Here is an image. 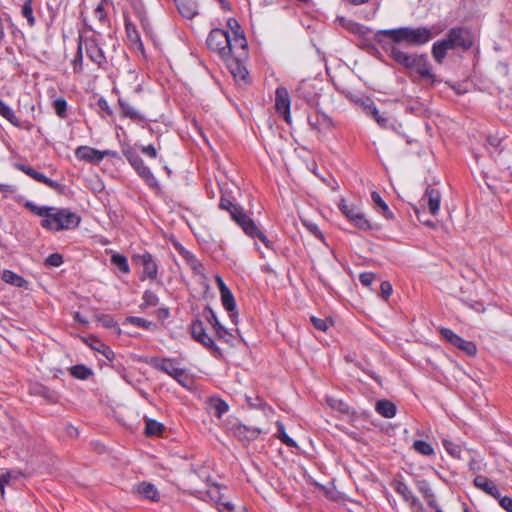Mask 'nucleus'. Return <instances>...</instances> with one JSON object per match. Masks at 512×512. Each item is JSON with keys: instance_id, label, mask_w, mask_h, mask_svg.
<instances>
[{"instance_id": "33", "label": "nucleus", "mask_w": 512, "mask_h": 512, "mask_svg": "<svg viewBox=\"0 0 512 512\" xmlns=\"http://www.w3.org/2000/svg\"><path fill=\"white\" fill-rule=\"evenodd\" d=\"M219 206L221 209L229 211L233 220L243 212V209L239 205L233 203L227 198H221Z\"/></svg>"}, {"instance_id": "55", "label": "nucleus", "mask_w": 512, "mask_h": 512, "mask_svg": "<svg viewBox=\"0 0 512 512\" xmlns=\"http://www.w3.org/2000/svg\"><path fill=\"white\" fill-rule=\"evenodd\" d=\"M10 479H11L10 471H6L5 473L0 474V491H1L2 496L5 493V485L10 482Z\"/></svg>"}, {"instance_id": "14", "label": "nucleus", "mask_w": 512, "mask_h": 512, "mask_svg": "<svg viewBox=\"0 0 512 512\" xmlns=\"http://www.w3.org/2000/svg\"><path fill=\"white\" fill-rule=\"evenodd\" d=\"M190 330L194 340L207 348L213 349L215 351L219 350L213 339L206 333L204 323L201 320L193 321Z\"/></svg>"}, {"instance_id": "37", "label": "nucleus", "mask_w": 512, "mask_h": 512, "mask_svg": "<svg viewBox=\"0 0 512 512\" xmlns=\"http://www.w3.org/2000/svg\"><path fill=\"white\" fill-rule=\"evenodd\" d=\"M231 73L237 81L247 82L248 71L239 62L235 61L231 64Z\"/></svg>"}, {"instance_id": "42", "label": "nucleus", "mask_w": 512, "mask_h": 512, "mask_svg": "<svg viewBox=\"0 0 512 512\" xmlns=\"http://www.w3.org/2000/svg\"><path fill=\"white\" fill-rule=\"evenodd\" d=\"M443 446L445 448V450L454 458H460L461 457V452H462V448L459 444L451 441V440H448V439H444L443 440Z\"/></svg>"}, {"instance_id": "21", "label": "nucleus", "mask_w": 512, "mask_h": 512, "mask_svg": "<svg viewBox=\"0 0 512 512\" xmlns=\"http://www.w3.org/2000/svg\"><path fill=\"white\" fill-rule=\"evenodd\" d=\"M175 247L178 250L179 254L186 261V264L191 268V270L195 274H202L203 273L204 268H203L202 264L194 256L193 253H191L189 250L185 249L180 244H177Z\"/></svg>"}, {"instance_id": "4", "label": "nucleus", "mask_w": 512, "mask_h": 512, "mask_svg": "<svg viewBox=\"0 0 512 512\" xmlns=\"http://www.w3.org/2000/svg\"><path fill=\"white\" fill-rule=\"evenodd\" d=\"M206 43L208 48L217 53L222 59L228 60L232 56L231 37L227 31L222 29L211 30Z\"/></svg>"}, {"instance_id": "10", "label": "nucleus", "mask_w": 512, "mask_h": 512, "mask_svg": "<svg viewBox=\"0 0 512 512\" xmlns=\"http://www.w3.org/2000/svg\"><path fill=\"white\" fill-rule=\"evenodd\" d=\"M207 496L213 501L219 510V512H244L245 508L241 507L235 510V506L221 493V489L218 485L211 486L207 492Z\"/></svg>"}, {"instance_id": "51", "label": "nucleus", "mask_w": 512, "mask_h": 512, "mask_svg": "<svg viewBox=\"0 0 512 512\" xmlns=\"http://www.w3.org/2000/svg\"><path fill=\"white\" fill-rule=\"evenodd\" d=\"M22 15L27 19L29 26H33L35 23V18L33 16V10L31 3H25L22 7Z\"/></svg>"}, {"instance_id": "6", "label": "nucleus", "mask_w": 512, "mask_h": 512, "mask_svg": "<svg viewBox=\"0 0 512 512\" xmlns=\"http://www.w3.org/2000/svg\"><path fill=\"white\" fill-rule=\"evenodd\" d=\"M338 208L343 215L353 223L357 228L362 230L371 229V224L365 217L361 209L352 203H348L345 199H341L338 203Z\"/></svg>"}, {"instance_id": "3", "label": "nucleus", "mask_w": 512, "mask_h": 512, "mask_svg": "<svg viewBox=\"0 0 512 512\" xmlns=\"http://www.w3.org/2000/svg\"><path fill=\"white\" fill-rule=\"evenodd\" d=\"M377 36H383L394 43H406L411 46H421L428 43L433 34L427 27H400L396 29L380 30Z\"/></svg>"}, {"instance_id": "1", "label": "nucleus", "mask_w": 512, "mask_h": 512, "mask_svg": "<svg viewBox=\"0 0 512 512\" xmlns=\"http://www.w3.org/2000/svg\"><path fill=\"white\" fill-rule=\"evenodd\" d=\"M33 213L41 216V226L50 231L71 230L79 226L81 217L68 209H59L56 207H37L36 205L28 202L26 204Z\"/></svg>"}, {"instance_id": "56", "label": "nucleus", "mask_w": 512, "mask_h": 512, "mask_svg": "<svg viewBox=\"0 0 512 512\" xmlns=\"http://www.w3.org/2000/svg\"><path fill=\"white\" fill-rule=\"evenodd\" d=\"M499 500V504L503 509H505L507 512H512V498L508 496L502 497L500 495V498H497Z\"/></svg>"}, {"instance_id": "25", "label": "nucleus", "mask_w": 512, "mask_h": 512, "mask_svg": "<svg viewBox=\"0 0 512 512\" xmlns=\"http://www.w3.org/2000/svg\"><path fill=\"white\" fill-rule=\"evenodd\" d=\"M180 14L192 19L198 13V5L195 0H174Z\"/></svg>"}, {"instance_id": "52", "label": "nucleus", "mask_w": 512, "mask_h": 512, "mask_svg": "<svg viewBox=\"0 0 512 512\" xmlns=\"http://www.w3.org/2000/svg\"><path fill=\"white\" fill-rule=\"evenodd\" d=\"M311 322L316 329L323 331V332H325L329 328V324H330L328 319H321V318H318L315 316L311 317Z\"/></svg>"}, {"instance_id": "19", "label": "nucleus", "mask_w": 512, "mask_h": 512, "mask_svg": "<svg viewBox=\"0 0 512 512\" xmlns=\"http://www.w3.org/2000/svg\"><path fill=\"white\" fill-rule=\"evenodd\" d=\"M412 68H415L423 79L434 83L435 75L431 72V66L427 60L426 55H418Z\"/></svg>"}, {"instance_id": "18", "label": "nucleus", "mask_w": 512, "mask_h": 512, "mask_svg": "<svg viewBox=\"0 0 512 512\" xmlns=\"http://www.w3.org/2000/svg\"><path fill=\"white\" fill-rule=\"evenodd\" d=\"M106 154V151H99L88 146H80L75 151V155L78 159L93 163L102 161Z\"/></svg>"}, {"instance_id": "36", "label": "nucleus", "mask_w": 512, "mask_h": 512, "mask_svg": "<svg viewBox=\"0 0 512 512\" xmlns=\"http://www.w3.org/2000/svg\"><path fill=\"white\" fill-rule=\"evenodd\" d=\"M90 347L101 353L103 356H105L108 360H112L114 358V353L113 351L110 349L109 346H107L106 344L102 343L101 341L97 340V339H93L92 342L89 344Z\"/></svg>"}, {"instance_id": "29", "label": "nucleus", "mask_w": 512, "mask_h": 512, "mask_svg": "<svg viewBox=\"0 0 512 512\" xmlns=\"http://www.w3.org/2000/svg\"><path fill=\"white\" fill-rule=\"evenodd\" d=\"M1 279L15 287L28 289L29 283L22 276L14 273L11 270H4Z\"/></svg>"}, {"instance_id": "23", "label": "nucleus", "mask_w": 512, "mask_h": 512, "mask_svg": "<svg viewBox=\"0 0 512 512\" xmlns=\"http://www.w3.org/2000/svg\"><path fill=\"white\" fill-rule=\"evenodd\" d=\"M232 56L235 58L241 57L245 54L247 48V40L242 31H235V35L231 38Z\"/></svg>"}, {"instance_id": "9", "label": "nucleus", "mask_w": 512, "mask_h": 512, "mask_svg": "<svg viewBox=\"0 0 512 512\" xmlns=\"http://www.w3.org/2000/svg\"><path fill=\"white\" fill-rule=\"evenodd\" d=\"M234 221L243 229V231L250 237H257L261 242H263L266 247H269L270 241L267 239L266 235L258 228L255 222L247 216L244 211L238 215Z\"/></svg>"}, {"instance_id": "50", "label": "nucleus", "mask_w": 512, "mask_h": 512, "mask_svg": "<svg viewBox=\"0 0 512 512\" xmlns=\"http://www.w3.org/2000/svg\"><path fill=\"white\" fill-rule=\"evenodd\" d=\"M54 109L58 116L64 117L67 110V102L63 98H58L54 101Z\"/></svg>"}, {"instance_id": "16", "label": "nucleus", "mask_w": 512, "mask_h": 512, "mask_svg": "<svg viewBox=\"0 0 512 512\" xmlns=\"http://www.w3.org/2000/svg\"><path fill=\"white\" fill-rule=\"evenodd\" d=\"M137 259L141 263L143 267V274L141 276V280H145L146 278L149 279H156L158 274V266L156 262L154 261L152 255L148 252L137 256Z\"/></svg>"}, {"instance_id": "59", "label": "nucleus", "mask_w": 512, "mask_h": 512, "mask_svg": "<svg viewBox=\"0 0 512 512\" xmlns=\"http://www.w3.org/2000/svg\"><path fill=\"white\" fill-rule=\"evenodd\" d=\"M141 152L150 158L157 157V150L153 145L142 146Z\"/></svg>"}, {"instance_id": "5", "label": "nucleus", "mask_w": 512, "mask_h": 512, "mask_svg": "<svg viewBox=\"0 0 512 512\" xmlns=\"http://www.w3.org/2000/svg\"><path fill=\"white\" fill-rule=\"evenodd\" d=\"M145 362L149 364L151 367L168 374L181 385L186 386V382L188 380L187 374L183 369L176 366L175 360L159 357H150Z\"/></svg>"}, {"instance_id": "35", "label": "nucleus", "mask_w": 512, "mask_h": 512, "mask_svg": "<svg viewBox=\"0 0 512 512\" xmlns=\"http://www.w3.org/2000/svg\"><path fill=\"white\" fill-rule=\"evenodd\" d=\"M164 429L165 427L163 424L156 420L148 419L146 421L145 434L147 436H158L164 431Z\"/></svg>"}, {"instance_id": "17", "label": "nucleus", "mask_w": 512, "mask_h": 512, "mask_svg": "<svg viewBox=\"0 0 512 512\" xmlns=\"http://www.w3.org/2000/svg\"><path fill=\"white\" fill-rule=\"evenodd\" d=\"M233 434L240 440L243 441H253L258 438V436L265 432L261 428L257 427H248L244 424H237L232 427Z\"/></svg>"}, {"instance_id": "44", "label": "nucleus", "mask_w": 512, "mask_h": 512, "mask_svg": "<svg viewBox=\"0 0 512 512\" xmlns=\"http://www.w3.org/2000/svg\"><path fill=\"white\" fill-rule=\"evenodd\" d=\"M31 178H33L34 180H36L38 182L44 183L45 185H47L51 189L57 190V189L60 188V184L59 183H57L56 181L46 177L44 174H42V173H40L38 171H35Z\"/></svg>"}, {"instance_id": "30", "label": "nucleus", "mask_w": 512, "mask_h": 512, "mask_svg": "<svg viewBox=\"0 0 512 512\" xmlns=\"http://www.w3.org/2000/svg\"><path fill=\"white\" fill-rule=\"evenodd\" d=\"M118 104L121 108V116L132 120H144L143 115L124 99L119 98Z\"/></svg>"}, {"instance_id": "58", "label": "nucleus", "mask_w": 512, "mask_h": 512, "mask_svg": "<svg viewBox=\"0 0 512 512\" xmlns=\"http://www.w3.org/2000/svg\"><path fill=\"white\" fill-rule=\"evenodd\" d=\"M381 295L387 299L392 293V285L388 281H383L380 285Z\"/></svg>"}, {"instance_id": "8", "label": "nucleus", "mask_w": 512, "mask_h": 512, "mask_svg": "<svg viewBox=\"0 0 512 512\" xmlns=\"http://www.w3.org/2000/svg\"><path fill=\"white\" fill-rule=\"evenodd\" d=\"M80 43L85 51L86 56L98 66H102L106 62V57L102 48L99 46L95 37L80 38Z\"/></svg>"}, {"instance_id": "12", "label": "nucleus", "mask_w": 512, "mask_h": 512, "mask_svg": "<svg viewBox=\"0 0 512 512\" xmlns=\"http://www.w3.org/2000/svg\"><path fill=\"white\" fill-rule=\"evenodd\" d=\"M291 99L288 90L285 87H278L275 92V108L286 123H291L290 114Z\"/></svg>"}, {"instance_id": "62", "label": "nucleus", "mask_w": 512, "mask_h": 512, "mask_svg": "<svg viewBox=\"0 0 512 512\" xmlns=\"http://www.w3.org/2000/svg\"><path fill=\"white\" fill-rule=\"evenodd\" d=\"M99 108L105 111L108 115H112L113 112L108 104V102L104 98H100L97 102Z\"/></svg>"}, {"instance_id": "41", "label": "nucleus", "mask_w": 512, "mask_h": 512, "mask_svg": "<svg viewBox=\"0 0 512 512\" xmlns=\"http://www.w3.org/2000/svg\"><path fill=\"white\" fill-rule=\"evenodd\" d=\"M111 263L114 264L120 271H122L125 274L130 272L128 260L123 255L113 254L111 256Z\"/></svg>"}, {"instance_id": "2", "label": "nucleus", "mask_w": 512, "mask_h": 512, "mask_svg": "<svg viewBox=\"0 0 512 512\" xmlns=\"http://www.w3.org/2000/svg\"><path fill=\"white\" fill-rule=\"evenodd\" d=\"M474 42L472 33L464 27H456L449 30L447 36L436 41L432 46V56L439 64L443 62L446 57L447 51L461 48L469 50Z\"/></svg>"}, {"instance_id": "15", "label": "nucleus", "mask_w": 512, "mask_h": 512, "mask_svg": "<svg viewBox=\"0 0 512 512\" xmlns=\"http://www.w3.org/2000/svg\"><path fill=\"white\" fill-rule=\"evenodd\" d=\"M440 202V192L433 188H427L425 194L421 198L420 204L422 207L427 206L430 214L435 216L439 212Z\"/></svg>"}, {"instance_id": "28", "label": "nucleus", "mask_w": 512, "mask_h": 512, "mask_svg": "<svg viewBox=\"0 0 512 512\" xmlns=\"http://www.w3.org/2000/svg\"><path fill=\"white\" fill-rule=\"evenodd\" d=\"M417 489L422 494L423 498L426 500L429 507L437 508V501L434 493L426 480L417 481Z\"/></svg>"}, {"instance_id": "54", "label": "nucleus", "mask_w": 512, "mask_h": 512, "mask_svg": "<svg viewBox=\"0 0 512 512\" xmlns=\"http://www.w3.org/2000/svg\"><path fill=\"white\" fill-rule=\"evenodd\" d=\"M375 277L374 273L364 272L360 274L359 280L364 286H370L374 282Z\"/></svg>"}, {"instance_id": "61", "label": "nucleus", "mask_w": 512, "mask_h": 512, "mask_svg": "<svg viewBox=\"0 0 512 512\" xmlns=\"http://www.w3.org/2000/svg\"><path fill=\"white\" fill-rule=\"evenodd\" d=\"M14 166H15L16 169L24 172L26 175H28L30 177H32L34 172L36 171L32 167L27 166V165H23V164H20V163H16Z\"/></svg>"}, {"instance_id": "24", "label": "nucleus", "mask_w": 512, "mask_h": 512, "mask_svg": "<svg viewBox=\"0 0 512 512\" xmlns=\"http://www.w3.org/2000/svg\"><path fill=\"white\" fill-rule=\"evenodd\" d=\"M474 484L477 488L482 489L484 492L489 494L490 496L496 498H500V491L496 484H494L491 480L484 476H477L474 479Z\"/></svg>"}, {"instance_id": "53", "label": "nucleus", "mask_w": 512, "mask_h": 512, "mask_svg": "<svg viewBox=\"0 0 512 512\" xmlns=\"http://www.w3.org/2000/svg\"><path fill=\"white\" fill-rule=\"evenodd\" d=\"M45 263L49 266L59 267L63 263V257L59 253H53L46 258Z\"/></svg>"}, {"instance_id": "60", "label": "nucleus", "mask_w": 512, "mask_h": 512, "mask_svg": "<svg viewBox=\"0 0 512 512\" xmlns=\"http://www.w3.org/2000/svg\"><path fill=\"white\" fill-rule=\"evenodd\" d=\"M99 321L106 328H115L117 326V323L110 316H102L101 318H99Z\"/></svg>"}, {"instance_id": "57", "label": "nucleus", "mask_w": 512, "mask_h": 512, "mask_svg": "<svg viewBox=\"0 0 512 512\" xmlns=\"http://www.w3.org/2000/svg\"><path fill=\"white\" fill-rule=\"evenodd\" d=\"M370 109H371V113H372L374 119L376 120V122L380 126L385 127L386 124H387V118L381 116L380 113H379V110L375 106L370 108Z\"/></svg>"}, {"instance_id": "22", "label": "nucleus", "mask_w": 512, "mask_h": 512, "mask_svg": "<svg viewBox=\"0 0 512 512\" xmlns=\"http://www.w3.org/2000/svg\"><path fill=\"white\" fill-rule=\"evenodd\" d=\"M223 307L229 312L231 321L237 323L236 302L230 289L220 292Z\"/></svg>"}, {"instance_id": "63", "label": "nucleus", "mask_w": 512, "mask_h": 512, "mask_svg": "<svg viewBox=\"0 0 512 512\" xmlns=\"http://www.w3.org/2000/svg\"><path fill=\"white\" fill-rule=\"evenodd\" d=\"M227 24H228L229 28L232 30L233 35H235V31H241L240 25L236 19H234V18L228 19Z\"/></svg>"}, {"instance_id": "32", "label": "nucleus", "mask_w": 512, "mask_h": 512, "mask_svg": "<svg viewBox=\"0 0 512 512\" xmlns=\"http://www.w3.org/2000/svg\"><path fill=\"white\" fill-rule=\"evenodd\" d=\"M371 198L376 207L379 209V212L387 219H392L394 217L393 213L390 211L388 205L381 198L380 194L376 191L371 193Z\"/></svg>"}, {"instance_id": "31", "label": "nucleus", "mask_w": 512, "mask_h": 512, "mask_svg": "<svg viewBox=\"0 0 512 512\" xmlns=\"http://www.w3.org/2000/svg\"><path fill=\"white\" fill-rule=\"evenodd\" d=\"M378 414L385 418H392L396 415V406L389 400H379L375 405Z\"/></svg>"}, {"instance_id": "64", "label": "nucleus", "mask_w": 512, "mask_h": 512, "mask_svg": "<svg viewBox=\"0 0 512 512\" xmlns=\"http://www.w3.org/2000/svg\"><path fill=\"white\" fill-rule=\"evenodd\" d=\"M95 16L99 19V21H104L106 14L102 5H98L94 11Z\"/></svg>"}, {"instance_id": "11", "label": "nucleus", "mask_w": 512, "mask_h": 512, "mask_svg": "<svg viewBox=\"0 0 512 512\" xmlns=\"http://www.w3.org/2000/svg\"><path fill=\"white\" fill-rule=\"evenodd\" d=\"M127 159L130 162V164L132 165V167L139 174V176L142 177L150 187H153V188L158 187L157 179L154 177V175L150 171L149 167H147L144 164V161L140 156H138L134 153H129V154H127Z\"/></svg>"}, {"instance_id": "47", "label": "nucleus", "mask_w": 512, "mask_h": 512, "mask_svg": "<svg viewBox=\"0 0 512 512\" xmlns=\"http://www.w3.org/2000/svg\"><path fill=\"white\" fill-rule=\"evenodd\" d=\"M142 299V307H155L159 303L158 296L151 290H146L143 294Z\"/></svg>"}, {"instance_id": "49", "label": "nucleus", "mask_w": 512, "mask_h": 512, "mask_svg": "<svg viewBox=\"0 0 512 512\" xmlns=\"http://www.w3.org/2000/svg\"><path fill=\"white\" fill-rule=\"evenodd\" d=\"M127 320L129 323L147 330H150L153 326V323L151 321H148L141 317L131 316Z\"/></svg>"}, {"instance_id": "38", "label": "nucleus", "mask_w": 512, "mask_h": 512, "mask_svg": "<svg viewBox=\"0 0 512 512\" xmlns=\"http://www.w3.org/2000/svg\"><path fill=\"white\" fill-rule=\"evenodd\" d=\"M73 377L81 380L88 379L92 374V370L85 365H75L70 368Z\"/></svg>"}, {"instance_id": "13", "label": "nucleus", "mask_w": 512, "mask_h": 512, "mask_svg": "<svg viewBox=\"0 0 512 512\" xmlns=\"http://www.w3.org/2000/svg\"><path fill=\"white\" fill-rule=\"evenodd\" d=\"M393 488L399 495L402 496L403 500L410 505L411 509L415 510L416 512L423 510L422 503L413 494L412 490L405 482L401 480H395L393 483Z\"/></svg>"}, {"instance_id": "7", "label": "nucleus", "mask_w": 512, "mask_h": 512, "mask_svg": "<svg viewBox=\"0 0 512 512\" xmlns=\"http://www.w3.org/2000/svg\"><path fill=\"white\" fill-rule=\"evenodd\" d=\"M307 121L310 129L319 135H325L335 127L331 117L320 110H316L309 114Z\"/></svg>"}, {"instance_id": "40", "label": "nucleus", "mask_w": 512, "mask_h": 512, "mask_svg": "<svg viewBox=\"0 0 512 512\" xmlns=\"http://www.w3.org/2000/svg\"><path fill=\"white\" fill-rule=\"evenodd\" d=\"M276 426H277V430H278V433L276 435L277 438H279L288 447H296L297 446L296 442L291 437H289L287 435V433L285 431L284 424L280 421H277Z\"/></svg>"}, {"instance_id": "46", "label": "nucleus", "mask_w": 512, "mask_h": 512, "mask_svg": "<svg viewBox=\"0 0 512 512\" xmlns=\"http://www.w3.org/2000/svg\"><path fill=\"white\" fill-rule=\"evenodd\" d=\"M439 331H440V334L443 339L448 341L453 346H455V347L457 346L458 342L461 339V337L459 335L454 333L451 329L444 328V327L440 328Z\"/></svg>"}, {"instance_id": "48", "label": "nucleus", "mask_w": 512, "mask_h": 512, "mask_svg": "<svg viewBox=\"0 0 512 512\" xmlns=\"http://www.w3.org/2000/svg\"><path fill=\"white\" fill-rule=\"evenodd\" d=\"M228 408V404L221 399H216L212 402V409L218 418H221L228 411Z\"/></svg>"}, {"instance_id": "26", "label": "nucleus", "mask_w": 512, "mask_h": 512, "mask_svg": "<svg viewBox=\"0 0 512 512\" xmlns=\"http://www.w3.org/2000/svg\"><path fill=\"white\" fill-rule=\"evenodd\" d=\"M206 320L214 328L218 338L224 339L229 333L227 329L219 322L215 312L207 307L204 312Z\"/></svg>"}, {"instance_id": "39", "label": "nucleus", "mask_w": 512, "mask_h": 512, "mask_svg": "<svg viewBox=\"0 0 512 512\" xmlns=\"http://www.w3.org/2000/svg\"><path fill=\"white\" fill-rule=\"evenodd\" d=\"M414 450L424 456H432L434 455V448L426 441L423 440H415L413 443Z\"/></svg>"}, {"instance_id": "45", "label": "nucleus", "mask_w": 512, "mask_h": 512, "mask_svg": "<svg viewBox=\"0 0 512 512\" xmlns=\"http://www.w3.org/2000/svg\"><path fill=\"white\" fill-rule=\"evenodd\" d=\"M456 347L469 356H474L477 353L476 345L472 341L464 340L462 337Z\"/></svg>"}, {"instance_id": "34", "label": "nucleus", "mask_w": 512, "mask_h": 512, "mask_svg": "<svg viewBox=\"0 0 512 512\" xmlns=\"http://www.w3.org/2000/svg\"><path fill=\"white\" fill-rule=\"evenodd\" d=\"M0 115L5 118L7 121H9L12 125L19 127V119L14 114L13 110L6 105L1 99H0Z\"/></svg>"}, {"instance_id": "20", "label": "nucleus", "mask_w": 512, "mask_h": 512, "mask_svg": "<svg viewBox=\"0 0 512 512\" xmlns=\"http://www.w3.org/2000/svg\"><path fill=\"white\" fill-rule=\"evenodd\" d=\"M390 56L397 63L401 64L406 68H412L413 64H415V60L418 57V54H409L402 51L400 48L393 46L390 50Z\"/></svg>"}, {"instance_id": "27", "label": "nucleus", "mask_w": 512, "mask_h": 512, "mask_svg": "<svg viewBox=\"0 0 512 512\" xmlns=\"http://www.w3.org/2000/svg\"><path fill=\"white\" fill-rule=\"evenodd\" d=\"M135 492L148 500L151 501H158L159 500V493L156 487L153 484L142 482L135 486L134 488Z\"/></svg>"}, {"instance_id": "43", "label": "nucleus", "mask_w": 512, "mask_h": 512, "mask_svg": "<svg viewBox=\"0 0 512 512\" xmlns=\"http://www.w3.org/2000/svg\"><path fill=\"white\" fill-rule=\"evenodd\" d=\"M85 51L81 45V43H78L77 52L72 60V66L75 73H81L82 72V64H83V55Z\"/></svg>"}]
</instances>
